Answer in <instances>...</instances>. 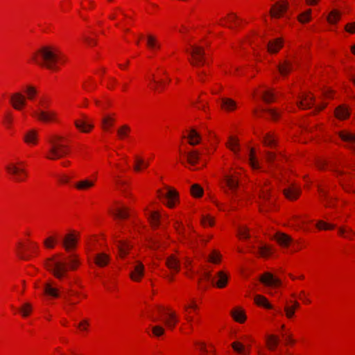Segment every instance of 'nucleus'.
<instances>
[{
  "instance_id": "37",
  "label": "nucleus",
  "mask_w": 355,
  "mask_h": 355,
  "mask_svg": "<svg viewBox=\"0 0 355 355\" xmlns=\"http://www.w3.org/2000/svg\"><path fill=\"white\" fill-rule=\"evenodd\" d=\"M335 114L337 118L345 119L349 115V112L347 107L341 105L336 108Z\"/></svg>"
},
{
  "instance_id": "42",
  "label": "nucleus",
  "mask_w": 355,
  "mask_h": 355,
  "mask_svg": "<svg viewBox=\"0 0 355 355\" xmlns=\"http://www.w3.org/2000/svg\"><path fill=\"white\" fill-rule=\"evenodd\" d=\"M238 236L241 240H245L250 237L249 229L244 225L238 228Z\"/></svg>"
},
{
  "instance_id": "29",
  "label": "nucleus",
  "mask_w": 355,
  "mask_h": 355,
  "mask_svg": "<svg viewBox=\"0 0 355 355\" xmlns=\"http://www.w3.org/2000/svg\"><path fill=\"white\" fill-rule=\"evenodd\" d=\"M75 125L77 128L80 129L83 132H88L92 130L94 125L92 123H88L86 121H76Z\"/></svg>"
},
{
  "instance_id": "41",
  "label": "nucleus",
  "mask_w": 355,
  "mask_h": 355,
  "mask_svg": "<svg viewBox=\"0 0 355 355\" xmlns=\"http://www.w3.org/2000/svg\"><path fill=\"white\" fill-rule=\"evenodd\" d=\"M166 264L170 269L174 270L175 271H178L180 269L179 261L174 256L168 258Z\"/></svg>"
},
{
  "instance_id": "8",
  "label": "nucleus",
  "mask_w": 355,
  "mask_h": 355,
  "mask_svg": "<svg viewBox=\"0 0 355 355\" xmlns=\"http://www.w3.org/2000/svg\"><path fill=\"white\" fill-rule=\"evenodd\" d=\"M10 103L14 109L20 110L25 106L26 98L24 95L20 92H16L11 95Z\"/></svg>"
},
{
  "instance_id": "49",
  "label": "nucleus",
  "mask_w": 355,
  "mask_h": 355,
  "mask_svg": "<svg viewBox=\"0 0 355 355\" xmlns=\"http://www.w3.org/2000/svg\"><path fill=\"white\" fill-rule=\"evenodd\" d=\"M44 292L46 294L51 296L57 297L58 296V291L57 288L52 287L51 284H46L44 288Z\"/></svg>"
},
{
  "instance_id": "5",
  "label": "nucleus",
  "mask_w": 355,
  "mask_h": 355,
  "mask_svg": "<svg viewBox=\"0 0 355 355\" xmlns=\"http://www.w3.org/2000/svg\"><path fill=\"white\" fill-rule=\"evenodd\" d=\"M186 51L191 55L190 62L193 66L198 67L205 63V53L203 48L198 46H192L190 51L187 49Z\"/></svg>"
},
{
  "instance_id": "36",
  "label": "nucleus",
  "mask_w": 355,
  "mask_h": 355,
  "mask_svg": "<svg viewBox=\"0 0 355 355\" xmlns=\"http://www.w3.org/2000/svg\"><path fill=\"white\" fill-rule=\"evenodd\" d=\"M340 12L337 10H333L329 12L327 17V21L331 24H335L340 20Z\"/></svg>"
},
{
  "instance_id": "45",
  "label": "nucleus",
  "mask_w": 355,
  "mask_h": 355,
  "mask_svg": "<svg viewBox=\"0 0 355 355\" xmlns=\"http://www.w3.org/2000/svg\"><path fill=\"white\" fill-rule=\"evenodd\" d=\"M101 121L103 128L107 130L110 127L112 126L114 119L111 116H105L102 119Z\"/></svg>"
},
{
  "instance_id": "54",
  "label": "nucleus",
  "mask_w": 355,
  "mask_h": 355,
  "mask_svg": "<svg viewBox=\"0 0 355 355\" xmlns=\"http://www.w3.org/2000/svg\"><path fill=\"white\" fill-rule=\"evenodd\" d=\"M26 92L27 93V98L30 100L33 99V98L35 97V96L37 94V92L36 88L32 85H28L26 87Z\"/></svg>"
},
{
  "instance_id": "1",
  "label": "nucleus",
  "mask_w": 355,
  "mask_h": 355,
  "mask_svg": "<svg viewBox=\"0 0 355 355\" xmlns=\"http://www.w3.org/2000/svg\"><path fill=\"white\" fill-rule=\"evenodd\" d=\"M32 59L37 64L49 69H55V63L59 56L55 51L49 46H43L33 54Z\"/></svg>"
},
{
  "instance_id": "32",
  "label": "nucleus",
  "mask_w": 355,
  "mask_h": 355,
  "mask_svg": "<svg viewBox=\"0 0 355 355\" xmlns=\"http://www.w3.org/2000/svg\"><path fill=\"white\" fill-rule=\"evenodd\" d=\"M278 69L282 76H286L293 69L292 63L285 60L284 63L278 65Z\"/></svg>"
},
{
  "instance_id": "40",
  "label": "nucleus",
  "mask_w": 355,
  "mask_h": 355,
  "mask_svg": "<svg viewBox=\"0 0 355 355\" xmlns=\"http://www.w3.org/2000/svg\"><path fill=\"white\" fill-rule=\"evenodd\" d=\"M221 254L217 250H213L209 255L207 260L212 263L218 264L221 260Z\"/></svg>"
},
{
  "instance_id": "11",
  "label": "nucleus",
  "mask_w": 355,
  "mask_h": 355,
  "mask_svg": "<svg viewBox=\"0 0 355 355\" xmlns=\"http://www.w3.org/2000/svg\"><path fill=\"white\" fill-rule=\"evenodd\" d=\"M249 252L263 257H267L272 253L270 245H251Z\"/></svg>"
},
{
  "instance_id": "10",
  "label": "nucleus",
  "mask_w": 355,
  "mask_h": 355,
  "mask_svg": "<svg viewBox=\"0 0 355 355\" xmlns=\"http://www.w3.org/2000/svg\"><path fill=\"white\" fill-rule=\"evenodd\" d=\"M148 220L153 227L156 228L159 226L165 227V220L159 212L157 211H150L148 216Z\"/></svg>"
},
{
  "instance_id": "57",
  "label": "nucleus",
  "mask_w": 355,
  "mask_h": 355,
  "mask_svg": "<svg viewBox=\"0 0 355 355\" xmlns=\"http://www.w3.org/2000/svg\"><path fill=\"white\" fill-rule=\"evenodd\" d=\"M262 98L266 103H270L273 101V94L269 91H265L263 93Z\"/></svg>"
},
{
  "instance_id": "35",
  "label": "nucleus",
  "mask_w": 355,
  "mask_h": 355,
  "mask_svg": "<svg viewBox=\"0 0 355 355\" xmlns=\"http://www.w3.org/2000/svg\"><path fill=\"white\" fill-rule=\"evenodd\" d=\"M266 342L268 348L270 350H274L275 347L278 345L279 339L277 336L268 335L266 338Z\"/></svg>"
},
{
  "instance_id": "61",
  "label": "nucleus",
  "mask_w": 355,
  "mask_h": 355,
  "mask_svg": "<svg viewBox=\"0 0 355 355\" xmlns=\"http://www.w3.org/2000/svg\"><path fill=\"white\" fill-rule=\"evenodd\" d=\"M275 158L276 155L273 153L269 151L266 152V159L268 163L272 164Z\"/></svg>"
},
{
  "instance_id": "63",
  "label": "nucleus",
  "mask_w": 355,
  "mask_h": 355,
  "mask_svg": "<svg viewBox=\"0 0 355 355\" xmlns=\"http://www.w3.org/2000/svg\"><path fill=\"white\" fill-rule=\"evenodd\" d=\"M89 325V321L87 320H82L78 325V328L81 330L85 331L87 330V327Z\"/></svg>"
},
{
  "instance_id": "51",
  "label": "nucleus",
  "mask_w": 355,
  "mask_h": 355,
  "mask_svg": "<svg viewBox=\"0 0 355 355\" xmlns=\"http://www.w3.org/2000/svg\"><path fill=\"white\" fill-rule=\"evenodd\" d=\"M311 10L308 9L298 16V20L301 23H306L311 19Z\"/></svg>"
},
{
  "instance_id": "46",
  "label": "nucleus",
  "mask_w": 355,
  "mask_h": 355,
  "mask_svg": "<svg viewBox=\"0 0 355 355\" xmlns=\"http://www.w3.org/2000/svg\"><path fill=\"white\" fill-rule=\"evenodd\" d=\"M343 189L348 193H355V189L354 188V182L350 180H345L340 183Z\"/></svg>"
},
{
  "instance_id": "43",
  "label": "nucleus",
  "mask_w": 355,
  "mask_h": 355,
  "mask_svg": "<svg viewBox=\"0 0 355 355\" xmlns=\"http://www.w3.org/2000/svg\"><path fill=\"white\" fill-rule=\"evenodd\" d=\"M18 254L22 259H28L31 257V252L29 249L25 248V245H19L17 249Z\"/></svg>"
},
{
  "instance_id": "58",
  "label": "nucleus",
  "mask_w": 355,
  "mask_h": 355,
  "mask_svg": "<svg viewBox=\"0 0 355 355\" xmlns=\"http://www.w3.org/2000/svg\"><path fill=\"white\" fill-rule=\"evenodd\" d=\"M284 311L286 316L288 318H291L294 315L295 312V307H291L290 306L286 305L284 307Z\"/></svg>"
},
{
  "instance_id": "55",
  "label": "nucleus",
  "mask_w": 355,
  "mask_h": 355,
  "mask_svg": "<svg viewBox=\"0 0 355 355\" xmlns=\"http://www.w3.org/2000/svg\"><path fill=\"white\" fill-rule=\"evenodd\" d=\"M20 311L22 313V315L26 317L29 315L32 310V306L30 303H25L21 308Z\"/></svg>"
},
{
  "instance_id": "9",
  "label": "nucleus",
  "mask_w": 355,
  "mask_h": 355,
  "mask_svg": "<svg viewBox=\"0 0 355 355\" xmlns=\"http://www.w3.org/2000/svg\"><path fill=\"white\" fill-rule=\"evenodd\" d=\"M259 281L268 286H279L282 284V281L280 279L275 277L270 272H265L260 277Z\"/></svg>"
},
{
  "instance_id": "64",
  "label": "nucleus",
  "mask_w": 355,
  "mask_h": 355,
  "mask_svg": "<svg viewBox=\"0 0 355 355\" xmlns=\"http://www.w3.org/2000/svg\"><path fill=\"white\" fill-rule=\"evenodd\" d=\"M266 111L269 113L271 118L274 120H276L279 116V113L277 112H276L275 110L268 109V110H266Z\"/></svg>"
},
{
  "instance_id": "30",
  "label": "nucleus",
  "mask_w": 355,
  "mask_h": 355,
  "mask_svg": "<svg viewBox=\"0 0 355 355\" xmlns=\"http://www.w3.org/2000/svg\"><path fill=\"white\" fill-rule=\"evenodd\" d=\"M231 314L233 318L236 322L240 323H243L246 319V316L244 311L239 308H236L234 310H233Z\"/></svg>"
},
{
  "instance_id": "59",
  "label": "nucleus",
  "mask_w": 355,
  "mask_h": 355,
  "mask_svg": "<svg viewBox=\"0 0 355 355\" xmlns=\"http://www.w3.org/2000/svg\"><path fill=\"white\" fill-rule=\"evenodd\" d=\"M144 163L143 159L136 157H135V164L134 166V169L136 171H140L142 167V164Z\"/></svg>"
},
{
  "instance_id": "14",
  "label": "nucleus",
  "mask_w": 355,
  "mask_h": 355,
  "mask_svg": "<svg viewBox=\"0 0 355 355\" xmlns=\"http://www.w3.org/2000/svg\"><path fill=\"white\" fill-rule=\"evenodd\" d=\"M283 193L285 197L290 200H296L300 193V189L294 185H291L284 189Z\"/></svg>"
},
{
  "instance_id": "7",
  "label": "nucleus",
  "mask_w": 355,
  "mask_h": 355,
  "mask_svg": "<svg viewBox=\"0 0 355 355\" xmlns=\"http://www.w3.org/2000/svg\"><path fill=\"white\" fill-rule=\"evenodd\" d=\"M288 3L286 0L282 2H277L271 6L270 14L273 18H280L287 11Z\"/></svg>"
},
{
  "instance_id": "27",
  "label": "nucleus",
  "mask_w": 355,
  "mask_h": 355,
  "mask_svg": "<svg viewBox=\"0 0 355 355\" xmlns=\"http://www.w3.org/2000/svg\"><path fill=\"white\" fill-rule=\"evenodd\" d=\"M112 214L118 218H127L129 216V209L125 207H117Z\"/></svg>"
},
{
  "instance_id": "26",
  "label": "nucleus",
  "mask_w": 355,
  "mask_h": 355,
  "mask_svg": "<svg viewBox=\"0 0 355 355\" xmlns=\"http://www.w3.org/2000/svg\"><path fill=\"white\" fill-rule=\"evenodd\" d=\"M24 140L28 144L35 145L37 141V133L35 130H31L27 132L24 137Z\"/></svg>"
},
{
  "instance_id": "16",
  "label": "nucleus",
  "mask_w": 355,
  "mask_h": 355,
  "mask_svg": "<svg viewBox=\"0 0 355 355\" xmlns=\"http://www.w3.org/2000/svg\"><path fill=\"white\" fill-rule=\"evenodd\" d=\"M110 256L105 252L97 253L94 256V262L99 267H104L110 262Z\"/></svg>"
},
{
  "instance_id": "52",
  "label": "nucleus",
  "mask_w": 355,
  "mask_h": 355,
  "mask_svg": "<svg viewBox=\"0 0 355 355\" xmlns=\"http://www.w3.org/2000/svg\"><path fill=\"white\" fill-rule=\"evenodd\" d=\"M227 146L235 153H236L238 152L239 143H238V140L236 138H234L233 137H230L229 141L227 143Z\"/></svg>"
},
{
  "instance_id": "33",
  "label": "nucleus",
  "mask_w": 355,
  "mask_h": 355,
  "mask_svg": "<svg viewBox=\"0 0 355 355\" xmlns=\"http://www.w3.org/2000/svg\"><path fill=\"white\" fill-rule=\"evenodd\" d=\"M254 302L259 306H261L269 309H272V306L268 302V300L263 295H257L254 297Z\"/></svg>"
},
{
  "instance_id": "60",
  "label": "nucleus",
  "mask_w": 355,
  "mask_h": 355,
  "mask_svg": "<svg viewBox=\"0 0 355 355\" xmlns=\"http://www.w3.org/2000/svg\"><path fill=\"white\" fill-rule=\"evenodd\" d=\"M202 224L204 226H212L214 225V219L209 216H205L202 219Z\"/></svg>"
},
{
  "instance_id": "23",
  "label": "nucleus",
  "mask_w": 355,
  "mask_h": 355,
  "mask_svg": "<svg viewBox=\"0 0 355 355\" xmlns=\"http://www.w3.org/2000/svg\"><path fill=\"white\" fill-rule=\"evenodd\" d=\"M189 139V144L191 146H196L200 143L201 136L193 128L189 130V135L187 136Z\"/></svg>"
},
{
  "instance_id": "4",
  "label": "nucleus",
  "mask_w": 355,
  "mask_h": 355,
  "mask_svg": "<svg viewBox=\"0 0 355 355\" xmlns=\"http://www.w3.org/2000/svg\"><path fill=\"white\" fill-rule=\"evenodd\" d=\"M218 278L215 281L214 277L212 276L210 271L205 270L201 274L200 279L207 282H210L213 286L222 288L226 286L228 282V276L223 271H219L216 274Z\"/></svg>"
},
{
  "instance_id": "2",
  "label": "nucleus",
  "mask_w": 355,
  "mask_h": 355,
  "mask_svg": "<svg viewBox=\"0 0 355 355\" xmlns=\"http://www.w3.org/2000/svg\"><path fill=\"white\" fill-rule=\"evenodd\" d=\"M76 264L77 260L75 258H71L69 264H67L62 259L53 257L47 261L46 267L55 277L62 279L64 277L68 268L75 269Z\"/></svg>"
},
{
  "instance_id": "22",
  "label": "nucleus",
  "mask_w": 355,
  "mask_h": 355,
  "mask_svg": "<svg viewBox=\"0 0 355 355\" xmlns=\"http://www.w3.org/2000/svg\"><path fill=\"white\" fill-rule=\"evenodd\" d=\"M79 241V234L74 231H71L64 237L62 244H76Z\"/></svg>"
},
{
  "instance_id": "56",
  "label": "nucleus",
  "mask_w": 355,
  "mask_h": 355,
  "mask_svg": "<svg viewBox=\"0 0 355 355\" xmlns=\"http://www.w3.org/2000/svg\"><path fill=\"white\" fill-rule=\"evenodd\" d=\"M152 331H153V334L155 336H160L163 335L165 331L164 329L162 326H159V325H156V326L153 327Z\"/></svg>"
},
{
  "instance_id": "3",
  "label": "nucleus",
  "mask_w": 355,
  "mask_h": 355,
  "mask_svg": "<svg viewBox=\"0 0 355 355\" xmlns=\"http://www.w3.org/2000/svg\"><path fill=\"white\" fill-rule=\"evenodd\" d=\"M62 137L53 135L48 139L49 146L46 153V157L55 160L67 155L69 152L67 146L61 143Z\"/></svg>"
},
{
  "instance_id": "18",
  "label": "nucleus",
  "mask_w": 355,
  "mask_h": 355,
  "mask_svg": "<svg viewBox=\"0 0 355 355\" xmlns=\"http://www.w3.org/2000/svg\"><path fill=\"white\" fill-rule=\"evenodd\" d=\"M224 181L227 187L232 191V192H234L239 186V180L234 175H225L224 176Z\"/></svg>"
},
{
  "instance_id": "38",
  "label": "nucleus",
  "mask_w": 355,
  "mask_h": 355,
  "mask_svg": "<svg viewBox=\"0 0 355 355\" xmlns=\"http://www.w3.org/2000/svg\"><path fill=\"white\" fill-rule=\"evenodd\" d=\"M130 132V128L128 125L124 124L118 128L117 135L119 139H123L128 136Z\"/></svg>"
},
{
  "instance_id": "6",
  "label": "nucleus",
  "mask_w": 355,
  "mask_h": 355,
  "mask_svg": "<svg viewBox=\"0 0 355 355\" xmlns=\"http://www.w3.org/2000/svg\"><path fill=\"white\" fill-rule=\"evenodd\" d=\"M167 189L166 193H163L161 190L158 191L159 198H164L166 200V205L169 208H173L175 205V202L178 200V193L175 189L166 187Z\"/></svg>"
},
{
  "instance_id": "39",
  "label": "nucleus",
  "mask_w": 355,
  "mask_h": 355,
  "mask_svg": "<svg viewBox=\"0 0 355 355\" xmlns=\"http://www.w3.org/2000/svg\"><path fill=\"white\" fill-rule=\"evenodd\" d=\"M146 42L148 46L151 49H159L160 47V44L156 37L152 35H147Z\"/></svg>"
},
{
  "instance_id": "34",
  "label": "nucleus",
  "mask_w": 355,
  "mask_h": 355,
  "mask_svg": "<svg viewBox=\"0 0 355 355\" xmlns=\"http://www.w3.org/2000/svg\"><path fill=\"white\" fill-rule=\"evenodd\" d=\"M200 153L196 150H192L187 154V161L191 165H194L200 159Z\"/></svg>"
},
{
  "instance_id": "50",
  "label": "nucleus",
  "mask_w": 355,
  "mask_h": 355,
  "mask_svg": "<svg viewBox=\"0 0 355 355\" xmlns=\"http://www.w3.org/2000/svg\"><path fill=\"white\" fill-rule=\"evenodd\" d=\"M12 121L13 117L12 113L10 112H7L3 116V123L6 128H10L12 125Z\"/></svg>"
},
{
  "instance_id": "53",
  "label": "nucleus",
  "mask_w": 355,
  "mask_h": 355,
  "mask_svg": "<svg viewBox=\"0 0 355 355\" xmlns=\"http://www.w3.org/2000/svg\"><path fill=\"white\" fill-rule=\"evenodd\" d=\"M316 226L319 230H331V229L334 228V227H335L334 225L324 222L322 220L318 221Z\"/></svg>"
},
{
  "instance_id": "25",
  "label": "nucleus",
  "mask_w": 355,
  "mask_h": 355,
  "mask_svg": "<svg viewBox=\"0 0 355 355\" xmlns=\"http://www.w3.org/2000/svg\"><path fill=\"white\" fill-rule=\"evenodd\" d=\"M220 106L223 110L230 112L236 109V102L231 98H222Z\"/></svg>"
},
{
  "instance_id": "62",
  "label": "nucleus",
  "mask_w": 355,
  "mask_h": 355,
  "mask_svg": "<svg viewBox=\"0 0 355 355\" xmlns=\"http://www.w3.org/2000/svg\"><path fill=\"white\" fill-rule=\"evenodd\" d=\"M345 30L349 33H355V22L346 24Z\"/></svg>"
},
{
  "instance_id": "19",
  "label": "nucleus",
  "mask_w": 355,
  "mask_h": 355,
  "mask_svg": "<svg viewBox=\"0 0 355 355\" xmlns=\"http://www.w3.org/2000/svg\"><path fill=\"white\" fill-rule=\"evenodd\" d=\"M272 237L273 241H275L278 244L281 245L289 244V243L292 241L291 238L288 235L281 232L274 233Z\"/></svg>"
},
{
  "instance_id": "17",
  "label": "nucleus",
  "mask_w": 355,
  "mask_h": 355,
  "mask_svg": "<svg viewBox=\"0 0 355 355\" xmlns=\"http://www.w3.org/2000/svg\"><path fill=\"white\" fill-rule=\"evenodd\" d=\"M339 136L343 141L352 144V148L355 151V134L343 130L339 132Z\"/></svg>"
},
{
  "instance_id": "12",
  "label": "nucleus",
  "mask_w": 355,
  "mask_h": 355,
  "mask_svg": "<svg viewBox=\"0 0 355 355\" xmlns=\"http://www.w3.org/2000/svg\"><path fill=\"white\" fill-rule=\"evenodd\" d=\"M33 116L44 122L53 121L55 120L56 114L52 111L39 110L33 113Z\"/></svg>"
},
{
  "instance_id": "48",
  "label": "nucleus",
  "mask_w": 355,
  "mask_h": 355,
  "mask_svg": "<svg viewBox=\"0 0 355 355\" xmlns=\"http://www.w3.org/2000/svg\"><path fill=\"white\" fill-rule=\"evenodd\" d=\"M232 347L233 349L238 353L240 354H248V352L245 351L244 345L240 342H234L232 343Z\"/></svg>"
},
{
  "instance_id": "31",
  "label": "nucleus",
  "mask_w": 355,
  "mask_h": 355,
  "mask_svg": "<svg viewBox=\"0 0 355 355\" xmlns=\"http://www.w3.org/2000/svg\"><path fill=\"white\" fill-rule=\"evenodd\" d=\"M263 143L266 146L268 147H275L276 145V139L272 133H267L263 137Z\"/></svg>"
},
{
  "instance_id": "15",
  "label": "nucleus",
  "mask_w": 355,
  "mask_h": 355,
  "mask_svg": "<svg viewBox=\"0 0 355 355\" xmlns=\"http://www.w3.org/2000/svg\"><path fill=\"white\" fill-rule=\"evenodd\" d=\"M95 184L94 180L88 178L83 179L75 183V187L79 191H87Z\"/></svg>"
},
{
  "instance_id": "28",
  "label": "nucleus",
  "mask_w": 355,
  "mask_h": 355,
  "mask_svg": "<svg viewBox=\"0 0 355 355\" xmlns=\"http://www.w3.org/2000/svg\"><path fill=\"white\" fill-rule=\"evenodd\" d=\"M168 318L164 319V322L166 327L170 329H173L175 326L178 319L175 312H171L167 313Z\"/></svg>"
},
{
  "instance_id": "21",
  "label": "nucleus",
  "mask_w": 355,
  "mask_h": 355,
  "mask_svg": "<svg viewBox=\"0 0 355 355\" xmlns=\"http://www.w3.org/2000/svg\"><path fill=\"white\" fill-rule=\"evenodd\" d=\"M282 44L283 42L280 38L270 41L267 45L268 51L270 53H275L282 48Z\"/></svg>"
},
{
  "instance_id": "24",
  "label": "nucleus",
  "mask_w": 355,
  "mask_h": 355,
  "mask_svg": "<svg viewBox=\"0 0 355 355\" xmlns=\"http://www.w3.org/2000/svg\"><path fill=\"white\" fill-rule=\"evenodd\" d=\"M313 97L309 94H304L302 96L298 103V106L302 109H307L312 106Z\"/></svg>"
},
{
  "instance_id": "20",
  "label": "nucleus",
  "mask_w": 355,
  "mask_h": 355,
  "mask_svg": "<svg viewBox=\"0 0 355 355\" xmlns=\"http://www.w3.org/2000/svg\"><path fill=\"white\" fill-rule=\"evenodd\" d=\"M144 266L141 263H139L134 268V270L130 273V277L135 281H139L144 275Z\"/></svg>"
},
{
  "instance_id": "44",
  "label": "nucleus",
  "mask_w": 355,
  "mask_h": 355,
  "mask_svg": "<svg viewBox=\"0 0 355 355\" xmlns=\"http://www.w3.org/2000/svg\"><path fill=\"white\" fill-rule=\"evenodd\" d=\"M191 193L196 198L201 197L203 194V189L198 184H194L191 187Z\"/></svg>"
},
{
  "instance_id": "47",
  "label": "nucleus",
  "mask_w": 355,
  "mask_h": 355,
  "mask_svg": "<svg viewBox=\"0 0 355 355\" xmlns=\"http://www.w3.org/2000/svg\"><path fill=\"white\" fill-rule=\"evenodd\" d=\"M249 162L252 168H258L259 163L257 161L256 157L254 155V150L253 148L250 149L249 153Z\"/></svg>"
},
{
  "instance_id": "13",
  "label": "nucleus",
  "mask_w": 355,
  "mask_h": 355,
  "mask_svg": "<svg viewBox=\"0 0 355 355\" xmlns=\"http://www.w3.org/2000/svg\"><path fill=\"white\" fill-rule=\"evenodd\" d=\"M7 171L16 176L17 181H22L26 175V171L23 168L17 167L15 164H9L6 167Z\"/></svg>"
}]
</instances>
